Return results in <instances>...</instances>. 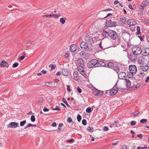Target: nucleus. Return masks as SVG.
<instances>
[{
    "mask_svg": "<svg viewBox=\"0 0 149 149\" xmlns=\"http://www.w3.org/2000/svg\"><path fill=\"white\" fill-rule=\"evenodd\" d=\"M78 68V69H81L84 68V64L83 61L81 59L79 58L78 59L76 62Z\"/></svg>",
    "mask_w": 149,
    "mask_h": 149,
    "instance_id": "nucleus-4",
    "label": "nucleus"
},
{
    "mask_svg": "<svg viewBox=\"0 0 149 149\" xmlns=\"http://www.w3.org/2000/svg\"><path fill=\"white\" fill-rule=\"evenodd\" d=\"M143 22H144L145 23H146L149 24V21L148 20L143 19Z\"/></svg>",
    "mask_w": 149,
    "mask_h": 149,
    "instance_id": "nucleus-48",
    "label": "nucleus"
},
{
    "mask_svg": "<svg viewBox=\"0 0 149 149\" xmlns=\"http://www.w3.org/2000/svg\"><path fill=\"white\" fill-rule=\"evenodd\" d=\"M110 95H113L116 94L118 92L117 90H114V91L112 90H109Z\"/></svg>",
    "mask_w": 149,
    "mask_h": 149,
    "instance_id": "nucleus-26",
    "label": "nucleus"
},
{
    "mask_svg": "<svg viewBox=\"0 0 149 149\" xmlns=\"http://www.w3.org/2000/svg\"><path fill=\"white\" fill-rule=\"evenodd\" d=\"M97 67H105V63L103 61H99L97 60Z\"/></svg>",
    "mask_w": 149,
    "mask_h": 149,
    "instance_id": "nucleus-15",
    "label": "nucleus"
},
{
    "mask_svg": "<svg viewBox=\"0 0 149 149\" xmlns=\"http://www.w3.org/2000/svg\"><path fill=\"white\" fill-rule=\"evenodd\" d=\"M62 101L63 102H64L66 105V106L68 107H70V106L68 104L67 102L66 99L64 98H63L62 99Z\"/></svg>",
    "mask_w": 149,
    "mask_h": 149,
    "instance_id": "nucleus-31",
    "label": "nucleus"
},
{
    "mask_svg": "<svg viewBox=\"0 0 149 149\" xmlns=\"http://www.w3.org/2000/svg\"><path fill=\"white\" fill-rule=\"evenodd\" d=\"M32 43V42H27L26 44V46H29Z\"/></svg>",
    "mask_w": 149,
    "mask_h": 149,
    "instance_id": "nucleus-57",
    "label": "nucleus"
},
{
    "mask_svg": "<svg viewBox=\"0 0 149 149\" xmlns=\"http://www.w3.org/2000/svg\"><path fill=\"white\" fill-rule=\"evenodd\" d=\"M52 14H49L44 15L43 16V17H52Z\"/></svg>",
    "mask_w": 149,
    "mask_h": 149,
    "instance_id": "nucleus-49",
    "label": "nucleus"
},
{
    "mask_svg": "<svg viewBox=\"0 0 149 149\" xmlns=\"http://www.w3.org/2000/svg\"><path fill=\"white\" fill-rule=\"evenodd\" d=\"M77 49V46L74 44L71 45L70 48V50L72 52H74Z\"/></svg>",
    "mask_w": 149,
    "mask_h": 149,
    "instance_id": "nucleus-16",
    "label": "nucleus"
},
{
    "mask_svg": "<svg viewBox=\"0 0 149 149\" xmlns=\"http://www.w3.org/2000/svg\"><path fill=\"white\" fill-rule=\"evenodd\" d=\"M125 82V83L126 86L127 88L131 86V82L129 79H125L124 80Z\"/></svg>",
    "mask_w": 149,
    "mask_h": 149,
    "instance_id": "nucleus-22",
    "label": "nucleus"
},
{
    "mask_svg": "<svg viewBox=\"0 0 149 149\" xmlns=\"http://www.w3.org/2000/svg\"><path fill=\"white\" fill-rule=\"evenodd\" d=\"M0 66L1 67H8L9 65L7 62H5L4 60L0 64Z\"/></svg>",
    "mask_w": 149,
    "mask_h": 149,
    "instance_id": "nucleus-19",
    "label": "nucleus"
},
{
    "mask_svg": "<svg viewBox=\"0 0 149 149\" xmlns=\"http://www.w3.org/2000/svg\"><path fill=\"white\" fill-rule=\"evenodd\" d=\"M132 50L133 54L130 55L132 57L130 59L132 61H135L136 60L137 56L142 53V50L141 47L138 45L133 46L132 47Z\"/></svg>",
    "mask_w": 149,
    "mask_h": 149,
    "instance_id": "nucleus-1",
    "label": "nucleus"
},
{
    "mask_svg": "<svg viewBox=\"0 0 149 149\" xmlns=\"http://www.w3.org/2000/svg\"><path fill=\"white\" fill-rule=\"evenodd\" d=\"M129 72H127V76L129 78H133L134 75L135 74L137 71L136 66L134 65H131L129 66Z\"/></svg>",
    "mask_w": 149,
    "mask_h": 149,
    "instance_id": "nucleus-2",
    "label": "nucleus"
},
{
    "mask_svg": "<svg viewBox=\"0 0 149 149\" xmlns=\"http://www.w3.org/2000/svg\"><path fill=\"white\" fill-rule=\"evenodd\" d=\"M99 46L100 47L101 49H105V48L103 47L102 46L101 42H100V43H99Z\"/></svg>",
    "mask_w": 149,
    "mask_h": 149,
    "instance_id": "nucleus-52",
    "label": "nucleus"
},
{
    "mask_svg": "<svg viewBox=\"0 0 149 149\" xmlns=\"http://www.w3.org/2000/svg\"><path fill=\"white\" fill-rule=\"evenodd\" d=\"M61 72L60 71L58 72L56 74V75L57 76H59L61 74Z\"/></svg>",
    "mask_w": 149,
    "mask_h": 149,
    "instance_id": "nucleus-63",
    "label": "nucleus"
},
{
    "mask_svg": "<svg viewBox=\"0 0 149 149\" xmlns=\"http://www.w3.org/2000/svg\"><path fill=\"white\" fill-rule=\"evenodd\" d=\"M109 127L106 126H105L103 128V130L104 131H107L109 130Z\"/></svg>",
    "mask_w": 149,
    "mask_h": 149,
    "instance_id": "nucleus-51",
    "label": "nucleus"
},
{
    "mask_svg": "<svg viewBox=\"0 0 149 149\" xmlns=\"http://www.w3.org/2000/svg\"><path fill=\"white\" fill-rule=\"evenodd\" d=\"M139 113V112L138 111H134L132 113V115L134 117H135L138 116Z\"/></svg>",
    "mask_w": 149,
    "mask_h": 149,
    "instance_id": "nucleus-38",
    "label": "nucleus"
},
{
    "mask_svg": "<svg viewBox=\"0 0 149 149\" xmlns=\"http://www.w3.org/2000/svg\"><path fill=\"white\" fill-rule=\"evenodd\" d=\"M148 65H141L140 66V69L143 71H146L148 69Z\"/></svg>",
    "mask_w": 149,
    "mask_h": 149,
    "instance_id": "nucleus-18",
    "label": "nucleus"
},
{
    "mask_svg": "<svg viewBox=\"0 0 149 149\" xmlns=\"http://www.w3.org/2000/svg\"><path fill=\"white\" fill-rule=\"evenodd\" d=\"M91 108L90 107H88L86 110V111L87 113H91Z\"/></svg>",
    "mask_w": 149,
    "mask_h": 149,
    "instance_id": "nucleus-39",
    "label": "nucleus"
},
{
    "mask_svg": "<svg viewBox=\"0 0 149 149\" xmlns=\"http://www.w3.org/2000/svg\"><path fill=\"white\" fill-rule=\"evenodd\" d=\"M85 40L87 43L90 45H92L93 43V38L91 36H87L85 38Z\"/></svg>",
    "mask_w": 149,
    "mask_h": 149,
    "instance_id": "nucleus-10",
    "label": "nucleus"
},
{
    "mask_svg": "<svg viewBox=\"0 0 149 149\" xmlns=\"http://www.w3.org/2000/svg\"><path fill=\"white\" fill-rule=\"evenodd\" d=\"M147 121V120L146 119H141L140 120V122L141 123H146Z\"/></svg>",
    "mask_w": 149,
    "mask_h": 149,
    "instance_id": "nucleus-42",
    "label": "nucleus"
},
{
    "mask_svg": "<svg viewBox=\"0 0 149 149\" xmlns=\"http://www.w3.org/2000/svg\"><path fill=\"white\" fill-rule=\"evenodd\" d=\"M116 22H112L111 19L107 20L106 22V26L107 27L115 26L116 25Z\"/></svg>",
    "mask_w": 149,
    "mask_h": 149,
    "instance_id": "nucleus-6",
    "label": "nucleus"
},
{
    "mask_svg": "<svg viewBox=\"0 0 149 149\" xmlns=\"http://www.w3.org/2000/svg\"><path fill=\"white\" fill-rule=\"evenodd\" d=\"M97 60L94 59H92L88 63V67L89 68L97 67Z\"/></svg>",
    "mask_w": 149,
    "mask_h": 149,
    "instance_id": "nucleus-3",
    "label": "nucleus"
},
{
    "mask_svg": "<svg viewBox=\"0 0 149 149\" xmlns=\"http://www.w3.org/2000/svg\"><path fill=\"white\" fill-rule=\"evenodd\" d=\"M136 124V122L134 121H132L131 122L130 124L131 126H134Z\"/></svg>",
    "mask_w": 149,
    "mask_h": 149,
    "instance_id": "nucleus-45",
    "label": "nucleus"
},
{
    "mask_svg": "<svg viewBox=\"0 0 149 149\" xmlns=\"http://www.w3.org/2000/svg\"><path fill=\"white\" fill-rule=\"evenodd\" d=\"M80 55L83 58L85 57V56H86V54L85 52H81L80 53Z\"/></svg>",
    "mask_w": 149,
    "mask_h": 149,
    "instance_id": "nucleus-33",
    "label": "nucleus"
},
{
    "mask_svg": "<svg viewBox=\"0 0 149 149\" xmlns=\"http://www.w3.org/2000/svg\"><path fill=\"white\" fill-rule=\"evenodd\" d=\"M26 120H24L20 122V126L22 127L26 123Z\"/></svg>",
    "mask_w": 149,
    "mask_h": 149,
    "instance_id": "nucleus-32",
    "label": "nucleus"
},
{
    "mask_svg": "<svg viewBox=\"0 0 149 149\" xmlns=\"http://www.w3.org/2000/svg\"><path fill=\"white\" fill-rule=\"evenodd\" d=\"M70 85H68L67 86V90L68 91H69V92L71 91V90L70 89Z\"/></svg>",
    "mask_w": 149,
    "mask_h": 149,
    "instance_id": "nucleus-54",
    "label": "nucleus"
},
{
    "mask_svg": "<svg viewBox=\"0 0 149 149\" xmlns=\"http://www.w3.org/2000/svg\"><path fill=\"white\" fill-rule=\"evenodd\" d=\"M67 121L69 123H70L72 122L73 123H74L72 122V118L70 117H68L67 120Z\"/></svg>",
    "mask_w": 149,
    "mask_h": 149,
    "instance_id": "nucleus-37",
    "label": "nucleus"
},
{
    "mask_svg": "<svg viewBox=\"0 0 149 149\" xmlns=\"http://www.w3.org/2000/svg\"><path fill=\"white\" fill-rule=\"evenodd\" d=\"M36 125H33L31 123H29L28 124L26 127L24 128V129H26V128L29 127H34L36 126Z\"/></svg>",
    "mask_w": 149,
    "mask_h": 149,
    "instance_id": "nucleus-28",
    "label": "nucleus"
},
{
    "mask_svg": "<svg viewBox=\"0 0 149 149\" xmlns=\"http://www.w3.org/2000/svg\"><path fill=\"white\" fill-rule=\"evenodd\" d=\"M52 127H55V126H56V123L55 122H54V123H53L52 124Z\"/></svg>",
    "mask_w": 149,
    "mask_h": 149,
    "instance_id": "nucleus-61",
    "label": "nucleus"
},
{
    "mask_svg": "<svg viewBox=\"0 0 149 149\" xmlns=\"http://www.w3.org/2000/svg\"><path fill=\"white\" fill-rule=\"evenodd\" d=\"M81 116L80 114H78L77 115V119L78 122H80L81 121Z\"/></svg>",
    "mask_w": 149,
    "mask_h": 149,
    "instance_id": "nucleus-35",
    "label": "nucleus"
},
{
    "mask_svg": "<svg viewBox=\"0 0 149 149\" xmlns=\"http://www.w3.org/2000/svg\"><path fill=\"white\" fill-rule=\"evenodd\" d=\"M129 7L132 10H134V9L133 8L131 4H129L128 5Z\"/></svg>",
    "mask_w": 149,
    "mask_h": 149,
    "instance_id": "nucleus-56",
    "label": "nucleus"
},
{
    "mask_svg": "<svg viewBox=\"0 0 149 149\" xmlns=\"http://www.w3.org/2000/svg\"><path fill=\"white\" fill-rule=\"evenodd\" d=\"M142 53L143 56H145L149 55V48H145L142 50Z\"/></svg>",
    "mask_w": 149,
    "mask_h": 149,
    "instance_id": "nucleus-13",
    "label": "nucleus"
},
{
    "mask_svg": "<svg viewBox=\"0 0 149 149\" xmlns=\"http://www.w3.org/2000/svg\"><path fill=\"white\" fill-rule=\"evenodd\" d=\"M49 67L51 68V70L54 69L56 67L55 65L51 64L49 65Z\"/></svg>",
    "mask_w": 149,
    "mask_h": 149,
    "instance_id": "nucleus-44",
    "label": "nucleus"
},
{
    "mask_svg": "<svg viewBox=\"0 0 149 149\" xmlns=\"http://www.w3.org/2000/svg\"><path fill=\"white\" fill-rule=\"evenodd\" d=\"M145 74L143 72H141L136 75V79L139 81L143 79L145 76Z\"/></svg>",
    "mask_w": 149,
    "mask_h": 149,
    "instance_id": "nucleus-9",
    "label": "nucleus"
},
{
    "mask_svg": "<svg viewBox=\"0 0 149 149\" xmlns=\"http://www.w3.org/2000/svg\"><path fill=\"white\" fill-rule=\"evenodd\" d=\"M148 81H149V76H148L147 77L145 81V82L147 83L148 82Z\"/></svg>",
    "mask_w": 149,
    "mask_h": 149,
    "instance_id": "nucleus-64",
    "label": "nucleus"
},
{
    "mask_svg": "<svg viewBox=\"0 0 149 149\" xmlns=\"http://www.w3.org/2000/svg\"><path fill=\"white\" fill-rule=\"evenodd\" d=\"M138 88V87H136V86H133L131 87V88L132 90H134Z\"/></svg>",
    "mask_w": 149,
    "mask_h": 149,
    "instance_id": "nucleus-50",
    "label": "nucleus"
},
{
    "mask_svg": "<svg viewBox=\"0 0 149 149\" xmlns=\"http://www.w3.org/2000/svg\"><path fill=\"white\" fill-rule=\"evenodd\" d=\"M117 83L115 84L114 86L112 88V90L114 91V90H117L119 89L120 88L118 87L117 86Z\"/></svg>",
    "mask_w": 149,
    "mask_h": 149,
    "instance_id": "nucleus-40",
    "label": "nucleus"
},
{
    "mask_svg": "<svg viewBox=\"0 0 149 149\" xmlns=\"http://www.w3.org/2000/svg\"><path fill=\"white\" fill-rule=\"evenodd\" d=\"M82 123L84 125H86L87 124V122L86 119H83L82 120Z\"/></svg>",
    "mask_w": 149,
    "mask_h": 149,
    "instance_id": "nucleus-43",
    "label": "nucleus"
},
{
    "mask_svg": "<svg viewBox=\"0 0 149 149\" xmlns=\"http://www.w3.org/2000/svg\"><path fill=\"white\" fill-rule=\"evenodd\" d=\"M119 122V121L118 120H115L113 123L112 125L114 127H118L119 126V125H118V123Z\"/></svg>",
    "mask_w": 149,
    "mask_h": 149,
    "instance_id": "nucleus-25",
    "label": "nucleus"
},
{
    "mask_svg": "<svg viewBox=\"0 0 149 149\" xmlns=\"http://www.w3.org/2000/svg\"><path fill=\"white\" fill-rule=\"evenodd\" d=\"M127 23L128 25L130 26H133L136 24V22L134 19H130L127 20Z\"/></svg>",
    "mask_w": 149,
    "mask_h": 149,
    "instance_id": "nucleus-12",
    "label": "nucleus"
},
{
    "mask_svg": "<svg viewBox=\"0 0 149 149\" xmlns=\"http://www.w3.org/2000/svg\"><path fill=\"white\" fill-rule=\"evenodd\" d=\"M136 30L137 32H140V27L139 26H138L137 27Z\"/></svg>",
    "mask_w": 149,
    "mask_h": 149,
    "instance_id": "nucleus-62",
    "label": "nucleus"
},
{
    "mask_svg": "<svg viewBox=\"0 0 149 149\" xmlns=\"http://www.w3.org/2000/svg\"><path fill=\"white\" fill-rule=\"evenodd\" d=\"M61 110V109L59 108V107L56 106H55V108H53L52 109V110H56L59 111Z\"/></svg>",
    "mask_w": 149,
    "mask_h": 149,
    "instance_id": "nucleus-46",
    "label": "nucleus"
},
{
    "mask_svg": "<svg viewBox=\"0 0 149 149\" xmlns=\"http://www.w3.org/2000/svg\"><path fill=\"white\" fill-rule=\"evenodd\" d=\"M107 29L106 28L105 30H104L102 33V35L104 37H107L109 35V30H107Z\"/></svg>",
    "mask_w": 149,
    "mask_h": 149,
    "instance_id": "nucleus-14",
    "label": "nucleus"
},
{
    "mask_svg": "<svg viewBox=\"0 0 149 149\" xmlns=\"http://www.w3.org/2000/svg\"><path fill=\"white\" fill-rule=\"evenodd\" d=\"M114 65L113 63L111 62H109L108 63L107 65H105V66L107 67H108L109 68H113V67L114 66Z\"/></svg>",
    "mask_w": 149,
    "mask_h": 149,
    "instance_id": "nucleus-23",
    "label": "nucleus"
},
{
    "mask_svg": "<svg viewBox=\"0 0 149 149\" xmlns=\"http://www.w3.org/2000/svg\"><path fill=\"white\" fill-rule=\"evenodd\" d=\"M147 6L146 3L144 1H143L140 5V8L141 9H142V11L143 10V8Z\"/></svg>",
    "mask_w": 149,
    "mask_h": 149,
    "instance_id": "nucleus-27",
    "label": "nucleus"
},
{
    "mask_svg": "<svg viewBox=\"0 0 149 149\" xmlns=\"http://www.w3.org/2000/svg\"><path fill=\"white\" fill-rule=\"evenodd\" d=\"M66 19L65 18H61L60 19V22L62 24H63L65 23Z\"/></svg>",
    "mask_w": 149,
    "mask_h": 149,
    "instance_id": "nucleus-30",
    "label": "nucleus"
},
{
    "mask_svg": "<svg viewBox=\"0 0 149 149\" xmlns=\"http://www.w3.org/2000/svg\"><path fill=\"white\" fill-rule=\"evenodd\" d=\"M137 136L138 137H139V138L140 139H141L142 138V134H138Z\"/></svg>",
    "mask_w": 149,
    "mask_h": 149,
    "instance_id": "nucleus-58",
    "label": "nucleus"
},
{
    "mask_svg": "<svg viewBox=\"0 0 149 149\" xmlns=\"http://www.w3.org/2000/svg\"><path fill=\"white\" fill-rule=\"evenodd\" d=\"M52 17H54V18H57L60 17L61 16V14L60 13L57 14H52Z\"/></svg>",
    "mask_w": 149,
    "mask_h": 149,
    "instance_id": "nucleus-36",
    "label": "nucleus"
},
{
    "mask_svg": "<svg viewBox=\"0 0 149 149\" xmlns=\"http://www.w3.org/2000/svg\"><path fill=\"white\" fill-rule=\"evenodd\" d=\"M18 65V63H14L13 65V67L15 68Z\"/></svg>",
    "mask_w": 149,
    "mask_h": 149,
    "instance_id": "nucleus-47",
    "label": "nucleus"
},
{
    "mask_svg": "<svg viewBox=\"0 0 149 149\" xmlns=\"http://www.w3.org/2000/svg\"><path fill=\"white\" fill-rule=\"evenodd\" d=\"M120 20L123 24H125L126 22V18L125 17H123L120 18Z\"/></svg>",
    "mask_w": 149,
    "mask_h": 149,
    "instance_id": "nucleus-29",
    "label": "nucleus"
},
{
    "mask_svg": "<svg viewBox=\"0 0 149 149\" xmlns=\"http://www.w3.org/2000/svg\"><path fill=\"white\" fill-rule=\"evenodd\" d=\"M43 111L45 112H47L49 111V109L48 108L45 107L43 109Z\"/></svg>",
    "mask_w": 149,
    "mask_h": 149,
    "instance_id": "nucleus-59",
    "label": "nucleus"
},
{
    "mask_svg": "<svg viewBox=\"0 0 149 149\" xmlns=\"http://www.w3.org/2000/svg\"><path fill=\"white\" fill-rule=\"evenodd\" d=\"M93 129H94L93 127H90V126L88 127L87 128V130H88V131L91 132H93Z\"/></svg>",
    "mask_w": 149,
    "mask_h": 149,
    "instance_id": "nucleus-34",
    "label": "nucleus"
},
{
    "mask_svg": "<svg viewBox=\"0 0 149 149\" xmlns=\"http://www.w3.org/2000/svg\"><path fill=\"white\" fill-rule=\"evenodd\" d=\"M93 92L94 94L97 96H101L104 93L103 91H100L95 88H94L93 89Z\"/></svg>",
    "mask_w": 149,
    "mask_h": 149,
    "instance_id": "nucleus-8",
    "label": "nucleus"
},
{
    "mask_svg": "<svg viewBox=\"0 0 149 149\" xmlns=\"http://www.w3.org/2000/svg\"><path fill=\"white\" fill-rule=\"evenodd\" d=\"M77 91L79 93H81L82 92V90L80 88H79V87H78L77 88Z\"/></svg>",
    "mask_w": 149,
    "mask_h": 149,
    "instance_id": "nucleus-53",
    "label": "nucleus"
},
{
    "mask_svg": "<svg viewBox=\"0 0 149 149\" xmlns=\"http://www.w3.org/2000/svg\"><path fill=\"white\" fill-rule=\"evenodd\" d=\"M88 43H87L85 41L82 42L80 44V46L81 48L83 50L87 51L89 49L88 47Z\"/></svg>",
    "mask_w": 149,
    "mask_h": 149,
    "instance_id": "nucleus-7",
    "label": "nucleus"
},
{
    "mask_svg": "<svg viewBox=\"0 0 149 149\" xmlns=\"http://www.w3.org/2000/svg\"><path fill=\"white\" fill-rule=\"evenodd\" d=\"M78 70L80 72V73L81 75L85 77H86L87 74L84 71V68H82V69L81 68H81L79 69H78Z\"/></svg>",
    "mask_w": 149,
    "mask_h": 149,
    "instance_id": "nucleus-21",
    "label": "nucleus"
},
{
    "mask_svg": "<svg viewBox=\"0 0 149 149\" xmlns=\"http://www.w3.org/2000/svg\"><path fill=\"white\" fill-rule=\"evenodd\" d=\"M109 37L113 40H115L118 38V35L117 33L113 30H109Z\"/></svg>",
    "mask_w": 149,
    "mask_h": 149,
    "instance_id": "nucleus-5",
    "label": "nucleus"
},
{
    "mask_svg": "<svg viewBox=\"0 0 149 149\" xmlns=\"http://www.w3.org/2000/svg\"><path fill=\"white\" fill-rule=\"evenodd\" d=\"M52 84V83H48V82H46V83H45V84L46 86H49V87H51V86H50L49 85L50 84Z\"/></svg>",
    "mask_w": 149,
    "mask_h": 149,
    "instance_id": "nucleus-55",
    "label": "nucleus"
},
{
    "mask_svg": "<svg viewBox=\"0 0 149 149\" xmlns=\"http://www.w3.org/2000/svg\"><path fill=\"white\" fill-rule=\"evenodd\" d=\"M18 123L16 122H11L7 125L8 128H15L17 127H19Z\"/></svg>",
    "mask_w": 149,
    "mask_h": 149,
    "instance_id": "nucleus-11",
    "label": "nucleus"
},
{
    "mask_svg": "<svg viewBox=\"0 0 149 149\" xmlns=\"http://www.w3.org/2000/svg\"><path fill=\"white\" fill-rule=\"evenodd\" d=\"M31 121L32 122H34L35 121V120H36V119H35V116L33 115H32L31 116Z\"/></svg>",
    "mask_w": 149,
    "mask_h": 149,
    "instance_id": "nucleus-41",
    "label": "nucleus"
},
{
    "mask_svg": "<svg viewBox=\"0 0 149 149\" xmlns=\"http://www.w3.org/2000/svg\"><path fill=\"white\" fill-rule=\"evenodd\" d=\"M61 73L64 76H67L69 74V73L67 69H63Z\"/></svg>",
    "mask_w": 149,
    "mask_h": 149,
    "instance_id": "nucleus-20",
    "label": "nucleus"
},
{
    "mask_svg": "<svg viewBox=\"0 0 149 149\" xmlns=\"http://www.w3.org/2000/svg\"><path fill=\"white\" fill-rule=\"evenodd\" d=\"M126 74L124 72L120 73L118 74V77L120 79H123L126 76Z\"/></svg>",
    "mask_w": 149,
    "mask_h": 149,
    "instance_id": "nucleus-17",
    "label": "nucleus"
},
{
    "mask_svg": "<svg viewBox=\"0 0 149 149\" xmlns=\"http://www.w3.org/2000/svg\"><path fill=\"white\" fill-rule=\"evenodd\" d=\"M25 58V56H22L20 57V59L21 60H23Z\"/></svg>",
    "mask_w": 149,
    "mask_h": 149,
    "instance_id": "nucleus-60",
    "label": "nucleus"
},
{
    "mask_svg": "<svg viewBox=\"0 0 149 149\" xmlns=\"http://www.w3.org/2000/svg\"><path fill=\"white\" fill-rule=\"evenodd\" d=\"M114 70L117 73L119 72L120 71V68L118 65H116V66L114 65L113 67Z\"/></svg>",
    "mask_w": 149,
    "mask_h": 149,
    "instance_id": "nucleus-24",
    "label": "nucleus"
}]
</instances>
